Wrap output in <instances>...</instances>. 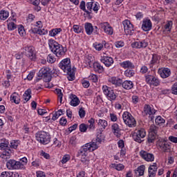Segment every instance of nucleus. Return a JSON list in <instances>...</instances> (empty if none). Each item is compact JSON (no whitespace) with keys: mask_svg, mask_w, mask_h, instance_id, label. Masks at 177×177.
<instances>
[{"mask_svg":"<svg viewBox=\"0 0 177 177\" xmlns=\"http://www.w3.org/2000/svg\"><path fill=\"white\" fill-rule=\"evenodd\" d=\"M59 67L64 73L67 74L68 81H74L75 76L74 75V69L71 68V60L70 58L62 59L59 64Z\"/></svg>","mask_w":177,"mask_h":177,"instance_id":"1","label":"nucleus"},{"mask_svg":"<svg viewBox=\"0 0 177 177\" xmlns=\"http://www.w3.org/2000/svg\"><path fill=\"white\" fill-rule=\"evenodd\" d=\"M97 147L96 145H89V144H86L84 145L80 150L79 151V156L81 157V161L85 165H88L89 164V157H88L87 151H95L96 150Z\"/></svg>","mask_w":177,"mask_h":177,"instance_id":"2","label":"nucleus"},{"mask_svg":"<svg viewBox=\"0 0 177 177\" xmlns=\"http://www.w3.org/2000/svg\"><path fill=\"white\" fill-rule=\"evenodd\" d=\"M48 46L54 53L57 56V57H62V56H64L66 55V51H64V48L62 44H59L54 39H49L48 40Z\"/></svg>","mask_w":177,"mask_h":177,"instance_id":"3","label":"nucleus"},{"mask_svg":"<svg viewBox=\"0 0 177 177\" xmlns=\"http://www.w3.org/2000/svg\"><path fill=\"white\" fill-rule=\"evenodd\" d=\"M0 150H3V153L0 156L1 158L3 161H8L10 158V156H12V149H10L9 141L6 139L2 140L0 143Z\"/></svg>","mask_w":177,"mask_h":177,"instance_id":"4","label":"nucleus"},{"mask_svg":"<svg viewBox=\"0 0 177 177\" xmlns=\"http://www.w3.org/2000/svg\"><path fill=\"white\" fill-rule=\"evenodd\" d=\"M21 53L31 62L37 60V52L35 51V48L32 46L28 45L23 47L21 48Z\"/></svg>","mask_w":177,"mask_h":177,"instance_id":"5","label":"nucleus"},{"mask_svg":"<svg viewBox=\"0 0 177 177\" xmlns=\"http://www.w3.org/2000/svg\"><path fill=\"white\" fill-rule=\"evenodd\" d=\"M122 118L124 124L129 128H135L136 127V120L129 112H124L122 114Z\"/></svg>","mask_w":177,"mask_h":177,"instance_id":"6","label":"nucleus"},{"mask_svg":"<svg viewBox=\"0 0 177 177\" xmlns=\"http://www.w3.org/2000/svg\"><path fill=\"white\" fill-rule=\"evenodd\" d=\"M36 140L42 145H48L50 142V134L46 131H39L36 133Z\"/></svg>","mask_w":177,"mask_h":177,"instance_id":"7","label":"nucleus"},{"mask_svg":"<svg viewBox=\"0 0 177 177\" xmlns=\"http://www.w3.org/2000/svg\"><path fill=\"white\" fill-rule=\"evenodd\" d=\"M102 91L104 95L106 96L108 100L111 102H114L115 99H117V95L114 93V90H113L111 87L107 86L106 85L102 86Z\"/></svg>","mask_w":177,"mask_h":177,"instance_id":"8","label":"nucleus"},{"mask_svg":"<svg viewBox=\"0 0 177 177\" xmlns=\"http://www.w3.org/2000/svg\"><path fill=\"white\" fill-rule=\"evenodd\" d=\"M122 26L126 35H133V25L128 19L122 21Z\"/></svg>","mask_w":177,"mask_h":177,"instance_id":"9","label":"nucleus"},{"mask_svg":"<svg viewBox=\"0 0 177 177\" xmlns=\"http://www.w3.org/2000/svg\"><path fill=\"white\" fill-rule=\"evenodd\" d=\"M146 136V131L145 129H140L138 130L137 132L133 133V139L135 142L138 143H142L143 142V138Z\"/></svg>","mask_w":177,"mask_h":177,"instance_id":"10","label":"nucleus"},{"mask_svg":"<svg viewBox=\"0 0 177 177\" xmlns=\"http://www.w3.org/2000/svg\"><path fill=\"white\" fill-rule=\"evenodd\" d=\"M157 145L162 151H164L166 153V151H168L169 149H171V145H169V142H168L167 140H165V139L160 138L157 142Z\"/></svg>","mask_w":177,"mask_h":177,"instance_id":"11","label":"nucleus"},{"mask_svg":"<svg viewBox=\"0 0 177 177\" xmlns=\"http://www.w3.org/2000/svg\"><path fill=\"white\" fill-rule=\"evenodd\" d=\"M145 81L151 86H158L160 85V80L151 75H146Z\"/></svg>","mask_w":177,"mask_h":177,"instance_id":"12","label":"nucleus"},{"mask_svg":"<svg viewBox=\"0 0 177 177\" xmlns=\"http://www.w3.org/2000/svg\"><path fill=\"white\" fill-rule=\"evenodd\" d=\"M99 27L102 28L107 35H113V27L110 26L109 22L100 23Z\"/></svg>","mask_w":177,"mask_h":177,"instance_id":"13","label":"nucleus"},{"mask_svg":"<svg viewBox=\"0 0 177 177\" xmlns=\"http://www.w3.org/2000/svg\"><path fill=\"white\" fill-rule=\"evenodd\" d=\"M84 28L87 35H92V32H94V34H97V31H99L97 26H95V28H93V26L91 23H86L84 24Z\"/></svg>","mask_w":177,"mask_h":177,"instance_id":"14","label":"nucleus"},{"mask_svg":"<svg viewBox=\"0 0 177 177\" xmlns=\"http://www.w3.org/2000/svg\"><path fill=\"white\" fill-rule=\"evenodd\" d=\"M141 28L142 30H143V31H145V32L150 31V30L153 28V24L151 23V20L149 19H144L142 20V24Z\"/></svg>","mask_w":177,"mask_h":177,"instance_id":"15","label":"nucleus"},{"mask_svg":"<svg viewBox=\"0 0 177 177\" xmlns=\"http://www.w3.org/2000/svg\"><path fill=\"white\" fill-rule=\"evenodd\" d=\"M140 156L145 160V161L153 162L154 161V155L153 153H148L145 151H140Z\"/></svg>","mask_w":177,"mask_h":177,"instance_id":"16","label":"nucleus"},{"mask_svg":"<svg viewBox=\"0 0 177 177\" xmlns=\"http://www.w3.org/2000/svg\"><path fill=\"white\" fill-rule=\"evenodd\" d=\"M101 63H103L106 67H110L113 63L114 59H113V57H109V56H102L100 59Z\"/></svg>","mask_w":177,"mask_h":177,"instance_id":"17","label":"nucleus"},{"mask_svg":"<svg viewBox=\"0 0 177 177\" xmlns=\"http://www.w3.org/2000/svg\"><path fill=\"white\" fill-rule=\"evenodd\" d=\"M158 74L161 78H168L171 75V69L168 68H161L158 71Z\"/></svg>","mask_w":177,"mask_h":177,"instance_id":"18","label":"nucleus"},{"mask_svg":"<svg viewBox=\"0 0 177 177\" xmlns=\"http://www.w3.org/2000/svg\"><path fill=\"white\" fill-rule=\"evenodd\" d=\"M157 169H158V167H157V163H153V165H151L148 169L149 172V177H156V175L157 174Z\"/></svg>","mask_w":177,"mask_h":177,"instance_id":"19","label":"nucleus"},{"mask_svg":"<svg viewBox=\"0 0 177 177\" xmlns=\"http://www.w3.org/2000/svg\"><path fill=\"white\" fill-rule=\"evenodd\" d=\"M50 73L49 72V68H42L38 73V77L39 78H48Z\"/></svg>","mask_w":177,"mask_h":177,"instance_id":"20","label":"nucleus"},{"mask_svg":"<svg viewBox=\"0 0 177 177\" xmlns=\"http://www.w3.org/2000/svg\"><path fill=\"white\" fill-rule=\"evenodd\" d=\"M120 66L122 67V68H128V70H129V68H135V65L129 60L120 63Z\"/></svg>","mask_w":177,"mask_h":177,"instance_id":"21","label":"nucleus"},{"mask_svg":"<svg viewBox=\"0 0 177 177\" xmlns=\"http://www.w3.org/2000/svg\"><path fill=\"white\" fill-rule=\"evenodd\" d=\"M109 82H111L113 85H115V86H121L122 85V80L115 77L109 78Z\"/></svg>","mask_w":177,"mask_h":177,"instance_id":"22","label":"nucleus"},{"mask_svg":"<svg viewBox=\"0 0 177 177\" xmlns=\"http://www.w3.org/2000/svg\"><path fill=\"white\" fill-rule=\"evenodd\" d=\"M144 113L146 115H147V114H149V115H153V114H156V109L151 108L150 105L146 104L144 106Z\"/></svg>","mask_w":177,"mask_h":177,"instance_id":"23","label":"nucleus"},{"mask_svg":"<svg viewBox=\"0 0 177 177\" xmlns=\"http://www.w3.org/2000/svg\"><path fill=\"white\" fill-rule=\"evenodd\" d=\"M10 102L12 103H15V104H20V95L19 93L15 92L10 95Z\"/></svg>","mask_w":177,"mask_h":177,"instance_id":"24","label":"nucleus"},{"mask_svg":"<svg viewBox=\"0 0 177 177\" xmlns=\"http://www.w3.org/2000/svg\"><path fill=\"white\" fill-rule=\"evenodd\" d=\"M70 99H71L70 104L73 107H77L80 104V99L77 97V95L71 94L70 95Z\"/></svg>","mask_w":177,"mask_h":177,"instance_id":"25","label":"nucleus"},{"mask_svg":"<svg viewBox=\"0 0 177 177\" xmlns=\"http://www.w3.org/2000/svg\"><path fill=\"white\" fill-rule=\"evenodd\" d=\"M122 86L124 89L129 91V89H132V88H133V82L131 80H125L124 82H122Z\"/></svg>","mask_w":177,"mask_h":177,"instance_id":"26","label":"nucleus"},{"mask_svg":"<svg viewBox=\"0 0 177 177\" xmlns=\"http://www.w3.org/2000/svg\"><path fill=\"white\" fill-rule=\"evenodd\" d=\"M80 8L83 12H85V13L88 16L90 19H92V12H89V10H87L86 9V4L85 3L84 1H82L80 4Z\"/></svg>","mask_w":177,"mask_h":177,"instance_id":"27","label":"nucleus"},{"mask_svg":"<svg viewBox=\"0 0 177 177\" xmlns=\"http://www.w3.org/2000/svg\"><path fill=\"white\" fill-rule=\"evenodd\" d=\"M113 133L117 138H120L121 136V129H120V127L118 126V124L114 123L111 127Z\"/></svg>","mask_w":177,"mask_h":177,"instance_id":"28","label":"nucleus"},{"mask_svg":"<svg viewBox=\"0 0 177 177\" xmlns=\"http://www.w3.org/2000/svg\"><path fill=\"white\" fill-rule=\"evenodd\" d=\"M93 68L95 73H98L99 74H102L103 71H104V68L99 62H95L93 64Z\"/></svg>","mask_w":177,"mask_h":177,"instance_id":"29","label":"nucleus"},{"mask_svg":"<svg viewBox=\"0 0 177 177\" xmlns=\"http://www.w3.org/2000/svg\"><path fill=\"white\" fill-rule=\"evenodd\" d=\"M100 135L97 136V138L95 140H93V141L90 143H87L86 145H89V146H93V145H96V149L99 148V145L102 143V138H100Z\"/></svg>","mask_w":177,"mask_h":177,"instance_id":"30","label":"nucleus"},{"mask_svg":"<svg viewBox=\"0 0 177 177\" xmlns=\"http://www.w3.org/2000/svg\"><path fill=\"white\" fill-rule=\"evenodd\" d=\"M31 88H28L23 95L24 100H25L26 103H27V102L31 99Z\"/></svg>","mask_w":177,"mask_h":177,"instance_id":"31","label":"nucleus"},{"mask_svg":"<svg viewBox=\"0 0 177 177\" xmlns=\"http://www.w3.org/2000/svg\"><path fill=\"white\" fill-rule=\"evenodd\" d=\"M145 165H140L139 166L137 169L135 171L136 175H138L139 176H143L145 175Z\"/></svg>","mask_w":177,"mask_h":177,"instance_id":"32","label":"nucleus"},{"mask_svg":"<svg viewBox=\"0 0 177 177\" xmlns=\"http://www.w3.org/2000/svg\"><path fill=\"white\" fill-rule=\"evenodd\" d=\"M20 145V140H12L10 143V149H17Z\"/></svg>","mask_w":177,"mask_h":177,"instance_id":"33","label":"nucleus"},{"mask_svg":"<svg viewBox=\"0 0 177 177\" xmlns=\"http://www.w3.org/2000/svg\"><path fill=\"white\" fill-rule=\"evenodd\" d=\"M9 17V12L1 10L0 11V20H6Z\"/></svg>","mask_w":177,"mask_h":177,"instance_id":"34","label":"nucleus"},{"mask_svg":"<svg viewBox=\"0 0 177 177\" xmlns=\"http://www.w3.org/2000/svg\"><path fill=\"white\" fill-rule=\"evenodd\" d=\"M157 139V135L153 134V133H149L147 138L148 143H154Z\"/></svg>","mask_w":177,"mask_h":177,"instance_id":"35","label":"nucleus"},{"mask_svg":"<svg viewBox=\"0 0 177 177\" xmlns=\"http://www.w3.org/2000/svg\"><path fill=\"white\" fill-rule=\"evenodd\" d=\"M33 34H39V35H45L46 31L42 32V30L39 28H35L30 30Z\"/></svg>","mask_w":177,"mask_h":177,"instance_id":"36","label":"nucleus"},{"mask_svg":"<svg viewBox=\"0 0 177 177\" xmlns=\"http://www.w3.org/2000/svg\"><path fill=\"white\" fill-rule=\"evenodd\" d=\"M59 32H62V28H55L49 31V35L50 37H56Z\"/></svg>","mask_w":177,"mask_h":177,"instance_id":"37","label":"nucleus"},{"mask_svg":"<svg viewBox=\"0 0 177 177\" xmlns=\"http://www.w3.org/2000/svg\"><path fill=\"white\" fill-rule=\"evenodd\" d=\"M62 114H63V111L62 109H59L58 111L55 112L52 117V120L53 121H56V120H57V118H59Z\"/></svg>","mask_w":177,"mask_h":177,"instance_id":"38","label":"nucleus"},{"mask_svg":"<svg viewBox=\"0 0 177 177\" xmlns=\"http://www.w3.org/2000/svg\"><path fill=\"white\" fill-rule=\"evenodd\" d=\"M160 56H158V55L156 54H153L152 55V59L151 61V64H156L157 63H159L160 62Z\"/></svg>","mask_w":177,"mask_h":177,"instance_id":"39","label":"nucleus"},{"mask_svg":"<svg viewBox=\"0 0 177 177\" xmlns=\"http://www.w3.org/2000/svg\"><path fill=\"white\" fill-rule=\"evenodd\" d=\"M124 75L126 77L131 78V77H133L135 75V71L132 69H127L124 71Z\"/></svg>","mask_w":177,"mask_h":177,"instance_id":"40","label":"nucleus"},{"mask_svg":"<svg viewBox=\"0 0 177 177\" xmlns=\"http://www.w3.org/2000/svg\"><path fill=\"white\" fill-rule=\"evenodd\" d=\"M149 133H152L153 135H157V132H158V127L154 124H151L149 128Z\"/></svg>","mask_w":177,"mask_h":177,"instance_id":"41","label":"nucleus"},{"mask_svg":"<svg viewBox=\"0 0 177 177\" xmlns=\"http://www.w3.org/2000/svg\"><path fill=\"white\" fill-rule=\"evenodd\" d=\"M73 31L76 34H80V32H82V30H84L82 26H80L79 25H73Z\"/></svg>","mask_w":177,"mask_h":177,"instance_id":"42","label":"nucleus"},{"mask_svg":"<svg viewBox=\"0 0 177 177\" xmlns=\"http://www.w3.org/2000/svg\"><path fill=\"white\" fill-rule=\"evenodd\" d=\"M97 125L100 127H102L104 129H106V127H107L108 123H107V121L100 119L98 120Z\"/></svg>","mask_w":177,"mask_h":177,"instance_id":"43","label":"nucleus"},{"mask_svg":"<svg viewBox=\"0 0 177 177\" xmlns=\"http://www.w3.org/2000/svg\"><path fill=\"white\" fill-rule=\"evenodd\" d=\"M14 164H15V160L11 159L8 160L6 163V167L8 169H13Z\"/></svg>","mask_w":177,"mask_h":177,"instance_id":"44","label":"nucleus"},{"mask_svg":"<svg viewBox=\"0 0 177 177\" xmlns=\"http://www.w3.org/2000/svg\"><path fill=\"white\" fill-rule=\"evenodd\" d=\"M28 161V160H27V158H26V157L21 158L19 160V161H18L21 164V165H22V166H21V168H22V169H24V165H27Z\"/></svg>","mask_w":177,"mask_h":177,"instance_id":"45","label":"nucleus"},{"mask_svg":"<svg viewBox=\"0 0 177 177\" xmlns=\"http://www.w3.org/2000/svg\"><path fill=\"white\" fill-rule=\"evenodd\" d=\"M18 32L21 37H24L26 35V30L22 25H20L18 27Z\"/></svg>","mask_w":177,"mask_h":177,"instance_id":"46","label":"nucleus"},{"mask_svg":"<svg viewBox=\"0 0 177 177\" xmlns=\"http://www.w3.org/2000/svg\"><path fill=\"white\" fill-rule=\"evenodd\" d=\"M8 28L9 31H13V30L17 28V26L14 22H10L8 24Z\"/></svg>","mask_w":177,"mask_h":177,"instance_id":"47","label":"nucleus"},{"mask_svg":"<svg viewBox=\"0 0 177 177\" xmlns=\"http://www.w3.org/2000/svg\"><path fill=\"white\" fill-rule=\"evenodd\" d=\"M155 122L158 125H161V124H164L165 122V120H164V118H162L161 116H158L155 120Z\"/></svg>","mask_w":177,"mask_h":177,"instance_id":"48","label":"nucleus"},{"mask_svg":"<svg viewBox=\"0 0 177 177\" xmlns=\"http://www.w3.org/2000/svg\"><path fill=\"white\" fill-rule=\"evenodd\" d=\"M113 168H115L117 171H122L124 169V165L122 164L115 165L112 164Z\"/></svg>","mask_w":177,"mask_h":177,"instance_id":"49","label":"nucleus"},{"mask_svg":"<svg viewBox=\"0 0 177 177\" xmlns=\"http://www.w3.org/2000/svg\"><path fill=\"white\" fill-rule=\"evenodd\" d=\"M22 165L20 164V162L14 160L13 169H22Z\"/></svg>","mask_w":177,"mask_h":177,"instance_id":"50","label":"nucleus"},{"mask_svg":"<svg viewBox=\"0 0 177 177\" xmlns=\"http://www.w3.org/2000/svg\"><path fill=\"white\" fill-rule=\"evenodd\" d=\"M140 42V47L142 48H147L149 46V43L146 41V40L139 41Z\"/></svg>","mask_w":177,"mask_h":177,"instance_id":"51","label":"nucleus"},{"mask_svg":"<svg viewBox=\"0 0 177 177\" xmlns=\"http://www.w3.org/2000/svg\"><path fill=\"white\" fill-rule=\"evenodd\" d=\"M70 155H65L62 157V159L61 160L62 164H66L68 161H70Z\"/></svg>","mask_w":177,"mask_h":177,"instance_id":"52","label":"nucleus"},{"mask_svg":"<svg viewBox=\"0 0 177 177\" xmlns=\"http://www.w3.org/2000/svg\"><path fill=\"white\" fill-rule=\"evenodd\" d=\"M131 47L134 49H141L140 41H134L131 44Z\"/></svg>","mask_w":177,"mask_h":177,"instance_id":"53","label":"nucleus"},{"mask_svg":"<svg viewBox=\"0 0 177 177\" xmlns=\"http://www.w3.org/2000/svg\"><path fill=\"white\" fill-rule=\"evenodd\" d=\"M88 80H90L93 82H97V75H96L95 74H91L88 76Z\"/></svg>","mask_w":177,"mask_h":177,"instance_id":"54","label":"nucleus"},{"mask_svg":"<svg viewBox=\"0 0 177 177\" xmlns=\"http://www.w3.org/2000/svg\"><path fill=\"white\" fill-rule=\"evenodd\" d=\"M165 28L169 32H171V30L172 28V21H169L167 24L165 25Z\"/></svg>","mask_w":177,"mask_h":177,"instance_id":"55","label":"nucleus"},{"mask_svg":"<svg viewBox=\"0 0 177 177\" xmlns=\"http://www.w3.org/2000/svg\"><path fill=\"white\" fill-rule=\"evenodd\" d=\"M92 62H93V57H92V56L88 55L86 57V63H87L88 66L92 64Z\"/></svg>","mask_w":177,"mask_h":177,"instance_id":"56","label":"nucleus"},{"mask_svg":"<svg viewBox=\"0 0 177 177\" xmlns=\"http://www.w3.org/2000/svg\"><path fill=\"white\" fill-rule=\"evenodd\" d=\"M171 93L177 95V82L174 83L171 87Z\"/></svg>","mask_w":177,"mask_h":177,"instance_id":"57","label":"nucleus"},{"mask_svg":"<svg viewBox=\"0 0 177 177\" xmlns=\"http://www.w3.org/2000/svg\"><path fill=\"white\" fill-rule=\"evenodd\" d=\"M86 129H88V127L85 124H81L80 125V132H86Z\"/></svg>","mask_w":177,"mask_h":177,"instance_id":"58","label":"nucleus"},{"mask_svg":"<svg viewBox=\"0 0 177 177\" xmlns=\"http://www.w3.org/2000/svg\"><path fill=\"white\" fill-rule=\"evenodd\" d=\"M47 62L48 63H55L56 62V58L53 57V56L49 55L47 57Z\"/></svg>","mask_w":177,"mask_h":177,"instance_id":"59","label":"nucleus"},{"mask_svg":"<svg viewBox=\"0 0 177 177\" xmlns=\"http://www.w3.org/2000/svg\"><path fill=\"white\" fill-rule=\"evenodd\" d=\"M85 114H86V112L84 108H80L79 110V115L80 118H84L85 117Z\"/></svg>","mask_w":177,"mask_h":177,"instance_id":"60","label":"nucleus"},{"mask_svg":"<svg viewBox=\"0 0 177 177\" xmlns=\"http://www.w3.org/2000/svg\"><path fill=\"white\" fill-rule=\"evenodd\" d=\"M93 46L96 50H102L103 49V44H94Z\"/></svg>","mask_w":177,"mask_h":177,"instance_id":"61","label":"nucleus"},{"mask_svg":"<svg viewBox=\"0 0 177 177\" xmlns=\"http://www.w3.org/2000/svg\"><path fill=\"white\" fill-rule=\"evenodd\" d=\"M93 8V2H88L86 3V8L88 9V12L92 13V9Z\"/></svg>","mask_w":177,"mask_h":177,"instance_id":"62","label":"nucleus"},{"mask_svg":"<svg viewBox=\"0 0 177 177\" xmlns=\"http://www.w3.org/2000/svg\"><path fill=\"white\" fill-rule=\"evenodd\" d=\"M36 176L37 177H46V174H45V172L42 171H38L36 172Z\"/></svg>","mask_w":177,"mask_h":177,"instance_id":"63","label":"nucleus"},{"mask_svg":"<svg viewBox=\"0 0 177 177\" xmlns=\"http://www.w3.org/2000/svg\"><path fill=\"white\" fill-rule=\"evenodd\" d=\"M169 140L170 142H172V143H177V137H175L174 136H169Z\"/></svg>","mask_w":177,"mask_h":177,"instance_id":"64","label":"nucleus"}]
</instances>
